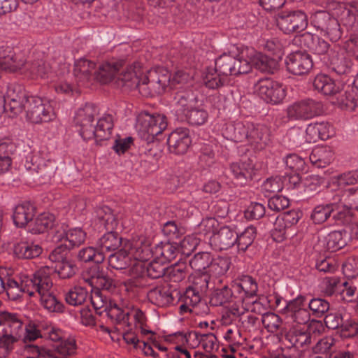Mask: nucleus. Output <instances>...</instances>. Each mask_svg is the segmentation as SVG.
Segmentation results:
<instances>
[{
  "mask_svg": "<svg viewBox=\"0 0 358 358\" xmlns=\"http://www.w3.org/2000/svg\"><path fill=\"white\" fill-rule=\"evenodd\" d=\"M335 344V340L332 337H325L317 341L314 347L315 353L327 354L333 351V347Z\"/></svg>",
  "mask_w": 358,
  "mask_h": 358,
  "instance_id": "774afa93",
  "label": "nucleus"
},
{
  "mask_svg": "<svg viewBox=\"0 0 358 358\" xmlns=\"http://www.w3.org/2000/svg\"><path fill=\"white\" fill-rule=\"evenodd\" d=\"M234 289L238 292H243L244 295L242 296L243 303H245L247 299H251L257 296L258 286L257 282L249 275H244L238 282H236Z\"/></svg>",
  "mask_w": 358,
  "mask_h": 358,
  "instance_id": "bb28decb",
  "label": "nucleus"
},
{
  "mask_svg": "<svg viewBox=\"0 0 358 358\" xmlns=\"http://www.w3.org/2000/svg\"><path fill=\"white\" fill-rule=\"evenodd\" d=\"M27 71L32 79L46 78L50 71V67L43 60L34 61L28 64Z\"/></svg>",
  "mask_w": 358,
  "mask_h": 358,
  "instance_id": "c03bdc74",
  "label": "nucleus"
},
{
  "mask_svg": "<svg viewBox=\"0 0 358 358\" xmlns=\"http://www.w3.org/2000/svg\"><path fill=\"white\" fill-rule=\"evenodd\" d=\"M56 351L50 353L57 355L59 358H68V355H71L76 352L77 345L74 337L69 334L58 344H55Z\"/></svg>",
  "mask_w": 358,
  "mask_h": 358,
  "instance_id": "4c0bfd02",
  "label": "nucleus"
},
{
  "mask_svg": "<svg viewBox=\"0 0 358 358\" xmlns=\"http://www.w3.org/2000/svg\"><path fill=\"white\" fill-rule=\"evenodd\" d=\"M115 220L113 210L108 206L96 209L92 218V222L101 224H113Z\"/></svg>",
  "mask_w": 358,
  "mask_h": 358,
  "instance_id": "3c124183",
  "label": "nucleus"
},
{
  "mask_svg": "<svg viewBox=\"0 0 358 358\" xmlns=\"http://www.w3.org/2000/svg\"><path fill=\"white\" fill-rule=\"evenodd\" d=\"M265 213V208L263 205L255 203L251 204L250 206L245 211V217L248 220H257L262 217Z\"/></svg>",
  "mask_w": 358,
  "mask_h": 358,
  "instance_id": "338daca9",
  "label": "nucleus"
},
{
  "mask_svg": "<svg viewBox=\"0 0 358 358\" xmlns=\"http://www.w3.org/2000/svg\"><path fill=\"white\" fill-rule=\"evenodd\" d=\"M151 79L148 78L147 90H150L153 96L155 94H160L164 92L170 82V77L167 75H159L156 72L150 74Z\"/></svg>",
  "mask_w": 358,
  "mask_h": 358,
  "instance_id": "58836bf2",
  "label": "nucleus"
},
{
  "mask_svg": "<svg viewBox=\"0 0 358 358\" xmlns=\"http://www.w3.org/2000/svg\"><path fill=\"white\" fill-rule=\"evenodd\" d=\"M113 129V120L111 115H105L100 117L96 126L92 125V133L90 136L85 134L83 136L85 140L94 139L96 143L101 144V142L110 139Z\"/></svg>",
  "mask_w": 358,
  "mask_h": 358,
  "instance_id": "a211bd4d",
  "label": "nucleus"
},
{
  "mask_svg": "<svg viewBox=\"0 0 358 358\" xmlns=\"http://www.w3.org/2000/svg\"><path fill=\"white\" fill-rule=\"evenodd\" d=\"M138 123L142 132L155 137L162 134L167 127L166 119L160 114L142 112L138 117Z\"/></svg>",
  "mask_w": 358,
  "mask_h": 358,
  "instance_id": "4468645a",
  "label": "nucleus"
},
{
  "mask_svg": "<svg viewBox=\"0 0 358 358\" xmlns=\"http://www.w3.org/2000/svg\"><path fill=\"white\" fill-rule=\"evenodd\" d=\"M194 100L195 97L192 90L178 91L174 96L177 110L182 112L185 115L188 110L193 108L192 104Z\"/></svg>",
  "mask_w": 358,
  "mask_h": 358,
  "instance_id": "c9c22d12",
  "label": "nucleus"
},
{
  "mask_svg": "<svg viewBox=\"0 0 358 358\" xmlns=\"http://www.w3.org/2000/svg\"><path fill=\"white\" fill-rule=\"evenodd\" d=\"M188 122L192 125H201L203 124L207 118V112L201 108H193L185 115Z\"/></svg>",
  "mask_w": 358,
  "mask_h": 358,
  "instance_id": "13d9d810",
  "label": "nucleus"
},
{
  "mask_svg": "<svg viewBox=\"0 0 358 358\" xmlns=\"http://www.w3.org/2000/svg\"><path fill=\"white\" fill-rule=\"evenodd\" d=\"M152 252L156 259H159L162 262L166 263L173 260L177 257L179 248L174 244L165 243L157 245Z\"/></svg>",
  "mask_w": 358,
  "mask_h": 358,
  "instance_id": "e433bc0d",
  "label": "nucleus"
},
{
  "mask_svg": "<svg viewBox=\"0 0 358 358\" xmlns=\"http://www.w3.org/2000/svg\"><path fill=\"white\" fill-rule=\"evenodd\" d=\"M148 77L143 75L139 64H134L129 66L125 71L119 76L117 83L120 87H125L129 89H138V91L145 96L152 94L151 91L147 90Z\"/></svg>",
  "mask_w": 358,
  "mask_h": 358,
  "instance_id": "6e6552de",
  "label": "nucleus"
},
{
  "mask_svg": "<svg viewBox=\"0 0 358 358\" xmlns=\"http://www.w3.org/2000/svg\"><path fill=\"white\" fill-rule=\"evenodd\" d=\"M210 255L208 252H199L189 260V265L194 270L206 273Z\"/></svg>",
  "mask_w": 358,
  "mask_h": 358,
  "instance_id": "de8ad7c7",
  "label": "nucleus"
},
{
  "mask_svg": "<svg viewBox=\"0 0 358 358\" xmlns=\"http://www.w3.org/2000/svg\"><path fill=\"white\" fill-rule=\"evenodd\" d=\"M23 322L20 315L9 312L0 313V327L2 332L6 334H20L22 331Z\"/></svg>",
  "mask_w": 358,
  "mask_h": 358,
  "instance_id": "393cba45",
  "label": "nucleus"
},
{
  "mask_svg": "<svg viewBox=\"0 0 358 358\" xmlns=\"http://www.w3.org/2000/svg\"><path fill=\"white\" fill-rule=\"evenodd\" d=\"M215 66L217 70L224 76L248 73L251 70L250 62L244 58L243 52L237 57L223 54L217 59Z\"/></svg>",
  "mask_w": 358,
  "mask_h": 358,
  "instance_id": "1a4fd4ad",
  "label": "nucleus"
},
{
  "mask_svg": "<svg viewBox=\"0 0 358 358\" xmlns=\"http://www.w3.org/2000/svg\"><path fill=\"white\" fill-rule=\"evenodd\" d=\"M341 278L336 276H328L323 280V292L325 295L331 296L338 295L342 288Z\"/></svg>",
  "mask_w": 358,
  "mask_h": 358,
  "instance_id": "49530a36",
  "label": "nucleus"
},
{
  "mask_svg": "<svg viewBox=\"0 0 358 358\" xmlns=\"http://www.w3.org/2000/svg\"><path fill=\"white\" fill-rule=\"evenodd\" d=\"M246 310H248V308L245 307L243 304L241 306L238 304L231 305L223 316L224 323L231 322L243 315Z\"/></svg>",
  "mask_w": 358,
  "mask_h": 358,
  "instance_id": "e2e57ef3",
  "label": "nucleus"
},
{
  "mask_svg": "<svg viewBox=\"0 0 358 358\" xmlns=\"http://www.w3.org/2000/svg\"><path fill=\"white\" fill-rule=\"evenodd\" d=\"M282 314L287 323L294 326H308L311 323V313L308 310L306 297L299 296L287 303Z\"/></svg>",
  "mask_w": 358,
  "mask_h": 358,
  "instance_id": "0eeeda50",
  "label": "nucleus"
},
{
  "mask_svg": "<svg viewBox=\"0 0 358 358\" xmlns=\"http://www.w3.org/2000/svg\"><path fill=\"white\" fill-rule=\"evenodd\" d=\"M21 341L19 334H6L3 332V335L0 337V348L3 352L0 354V357L5 356L10 350H12L13 344Z\"/></svg>",
  "mask_w": 358,
  "mask_h": 358,
  "instance_id": "bf43d9fd",
  "label": "nucleus"
},
{
  "mask_svg": "<svg viewBox=\"0 0 358 358\" xmlns=\"http://www.w3.org/2000/svg\"><path fill=\"white\" fill-rule=\"evenodd\" d=\"M88 296L87 290L81 287L76 286L70 289L65 294L66 302L73 306L83 304Z\"/></svg>",
  "mask_w": 358,
  "mask_h": 358,
  "instance_id": "a19ab883",
  "label": "nucleus"
},
{
  "mask_svg": "<svg viewBox=\"0 0 358 358\" xmlns=\"http://www.w3.org/2000/svg\"><path fill=\"white\" fill-rule=\"evenodd\" d=\"M134 265L129 268V271L127 273L129 275H131L133 278L127 280L124 282V286L125 287L126 291L129 292H132L134 294H136L138 292V289L143 285V283L141 281V278L143 275H138L135 273V271H133Z\"/></svg>",
  "mask_w": 358,
  "mask_h": 358,
  "instance_id": "052dcab7",
  "label": "nucleus"
},
{
  "mask_svg": "<svg viewBox=\"0 0 358 358\" xmlns=\"http://www.w3.org/2000/svg\"><path fill=\"white\" fill-rule=\"evenodd\" d=\"M78 258L80 261L84 262H94L96 264V266L91 268L89 271H87L86 275L84 277V279L85 280L86 278L90 277V273L91 274L93 273L94 270L95 268L98 267V269H99V266L98 264L103 262V261L105 259L104 255H103L102 252H100L99 249H95L93 247H87L81 249L78 254ZM99 272L100 270H99Z\"/></svg>",
  "mask_w": 358,
  "mask_h": 358,
  "instance_id": "a878e982",
  "label": "nucleus"
},
{
  "mask_svg": "<svg viewBox=\"0 0 358 358\" xmlns=\"http://www.w3.org/2000/svg\"><path fill=\"white\" fill-rule=\"evenodd\" d=\"M52 270L43 266L32 275H21L20 285L14 280L8 281V297L13 301L20 300L26 294L38 299L41 305L49 313H59L64 311V304L52 292Z\"/></svg>",
  "mask_w": 358,
  "mask_h": 358,
  "instance_id": "f257e3e1",
  "label": "nucleus"
},
{
  "mask_svg": "<svg viewBox=\"0 0 358 358\" xmlns=\"http://www.w3.org/2000/svg\"><path fill=\"white\" fill-rule=\"evenodd\" d=\"M302 213L297 210H289L280 214L277 217L271 216L268 220L273 224H296L301 217Z\"/></svg>",
  "mask_w": 358,
  "mask_h": 358,
  "instance_id": "8fccbe9b",
  "label": "nucleus"
},
{
  "mask_svg": "<svg viewBox=\"0 0 358 358\" xmlns=\"http://www.w3.org/2000/svg\"><path fill=\"white\" fill-rule=\"evenodd\" d=\"M339 328L340 335L344 338L354 337L358 334V323L351 319L348 315L344 318Z\"/></svg>",
  "mask_w": 358,
  "mask_h": 358,
  "instance_id": "5fc2aeb1",
  "label": "nucleus"
},
{
  "mask_svg": "<svg viewBox=\"0 0 358 358\" xmlns=\"http://www.w3.org/2000/svg\"><path fill=\"white\" fill-rule=\"evenodd\" d=\"M137 242L138 241L131 244L129 252L125 249H122L110 255L108 257L109 266L116 270H124V273H127L134 263L132 250Z\"/></svg>",
  "mask_w": 358,
  "mask_h": 358,
  "instance_id": "aec40b11",
  "label": "nucleus"
},
{
  "mask_svg": "<svg viewBox=\"0 0 358 358\" xmlns=\"http://www.w3.org/2000/svg\"><path fill=\"white\" fill-rule=\"evenodd\" d=\"M134 263L133 271L138 275H148L151 278H159L165 275L166 266L161 259H156L150 248V241L145 238L138 240L132 250Z\"/></svg>",
  "mask_w": 358,
  "mask_h": 358,
  "instance_id": "7ed1b4c3",
  "label": "nucleus"
},
{
  "mask_svg": "<svg viewBox=\"0 0 358 358\" xmlns=\"http://www.w3.org/2000/svg\"><path fill=\"white\" fill-rule=\"evenodd\" d=\"M8 96L10 98L8 103L9 111L13 116L17 115L23 110H25V100L28 97H26L23 92H20L14 96L9 94Z\"/></svg>",
  "mask_w": 358,
  "mask_h": 358,
  "instance_id": "864d4df0",
  "label": "nucleus"
},
{
  "mask_svg": "<svg viewBox=\"0 0 358 358\" xmlns=\"http://www.w3.org/2000/svg\"><path fill=\"white\" fill-rule=\"evenodd\" d=\"M342 196L344 200V208H355L358 210V189H345L343 191Z\"/></svg>",
  "mask_w": 358,
  "mask_h": 358,
  "instance_id": "0e129e2a",
  "label": "nucleus"
},
{
  "mask_svg": "<svg viewBox=\"0 0 358 358\" xmlns=\"http://www.w3.org/2000/svg\"><path fill=\"white\" fill-rule=\"evenodd\" d=\"M231 173L237 182L243 184L247 180H252L255 166L252 159L244 157L230 166Z\"/></svg>",
  "mask_w": 358,
  "mask_h": 358,
  "instance_id": "412c9836",
  "label": "nucleus"
},
{
  "mask_svg": "<svg viewBox=\"0 0 358 358\" xmlns=\"http://www.w3.org/2000/svg\"><path fill=\"white\" fill-rule=\"evenodd\" d=\"M277 22L280 29L286 34L301 32L306 28L308 24L306 15L299 10L280 15Z\"/></svg>",
  "mask_w": 358,
  "mask_h": 358,
  "instance_id": "2eb2a0df",
  "label": "nucleus"
},
{
  "mask_svg": "<svg viewBox=\"0 0 358 358\" xmlns=\"http://www.w3.org/2000/svg\"><path fill=\"white\" fill-rule=\"evenodd\" d=\"M322 113V104L313 99H304L290 105L287 109L290 120H308Z\"/></svg>",
  "mask_w": 358,
  "mask_h": 358,
  "instance_id": "f8f14e48",
  "label": "nucleus"
},
{
  "mask_svg": "<svg viewBox=\"0 0 358 358\" xmlns=\"http://www.w3.org/2000/svg\"><path fill=\"white\" fill-rule=\"evenodd\" d=\"M232 296V292L227 286L222 289H217L210 296V303L213 306H222L228 302Z\"/></svg>",
  "mask_w": 358,
  "mask_h": 358,
  "instance_id": "6e6d98bb",
  "label": "nucleus"
},
{
  "mask_svg": "<svg viewBox=\"0 0 358 358\" xmlns=\"http://www.w3.org/2000/svg\"><path fill=\"white\" fill-rule=\"evenodd\" d=\"M285 64L287 71L296 76L307 74L313 66L310 55L301 51L289 54Z\"/></svg>",
  "mask_w": 358,
  "mask_h": 358,
  "instance_id": "dca6fc26",
  "label": "nucleus"
},
{
  "mask_svg": "<svg viewBox=\"0 0 358 358\" xmlns=\"http://www.w3.org/2000/svg\"><path fill=\"white\" fill-rule=\"evenodd\" d=\"M167 144L171 152L176 155L185 154L191 144L189 130L185 128L176 129L169 134Z\"/></svg>",
  "mask_w": 358,
  "mask_h": 358,
  "instance_id": "6ab92c4d",
  "label": "nucleus"
},
{
  "mask_svg": "<svg viewBox=\"0 0 358 358\" xmlns=\"http://www.w3.org/2000/svg\"><path fill=\"white\" fill-rule=\"evenodd\" d=\"M23 66V62L17 61L13 55H8L0 59V71H16Z\"/></svg>",
  "mask_w": 358,
  "mask_h": 358,
  "instance_id": "680f3d73",
  "label": "nucleus"
},
{
  "mask_svg": "<svg viewBox=\"0 0 358 358\" xmlns=\"http://www.w3.org/2000/svg\"><path fill=\"white\" fill-rule=\"evenodd\" d=\"M89 274L90 277L86 278L85 281L92 287L90 300L96 313L101 315L105 312L115 320H127L128 313L123 312L115 302L108 301L103 293L104 291H110L115 287L113 280L99 272L98 267L95 268L92 274Z\"/></svg>",
  "mask_w": 358,
  "mask_h": 358,
  "instance_id": "f03ea898",
  "label": "nucleus"
},
{
  "mask_svg": "<svg viewBox=\"0 0 358 358\" xmlns=\"http://www.w3.org/2000/svg\"><path fill=\"white\" fill-rule=\"evenodd\" d=\"M262 323L268 331H275L280 327L281 320L276 314L268 313L263 315Z\"/></svg>",
  "mask_w": 358,
  "mask_h": 358,
  "instance_id": "69168bd1",
  "label": "nucleus"
},
{
  "mask_svg": "<svg viewBox=\"0 0 358 358\" xmlns=\"http://www.w3.org/2000/svg\"><path fill=\"white\" fill-rule=\"evenodd\" d=\"M120 66L121 64L115 62L100 64L98 69H95L94 79L102 84H107L112 80Z\"/></svg>",
  "mask_w": 358,
  "mask_h": 358,
  "instance_id": "c85d7f7f",
  "label": "nucleus"
},
{
  "mask_svg": "<svg viewBox=\"0 0 358 358\" xmlns=\"http://www.w3.org/2000/svg\"><path fill=\"white\" fill-rule=\"evenodd\" d=\"M313 85L315 90L327 96H332L338 91V86L336 85L334 80L323 74L317 75L315 78Z\"/></svg>",
  "mask_w": 358,
  "mask_h": 358,
  "instance_id": "7c9ffc66",
  "label": "nucleus"
},
{
  "mask_svg": "<svg viewBox=\"0 0 358 358\" xmlns=\"http://www.w3.org/2000/svg\"><path fill=\"white\" fill-rule=\"evenodd\" d=\"M332 102L343 109L354 110L358 106V98H356L354 90L348 87L347 90H340L333 96Z\"/></svg>",
  "mask_w": 358,
  "mask_h": 358,
  "instance_id": "b1692460",
  "label": "nucleus"
},
{
  "mask_svg": "<svg viewBox=\"0 0 358 358\" xmlns=\"http://www.w3.org/2000/svg\"><path fill=\"white\" fill-rule=\"evenodd\" d=\"M122 311L127 314V318L125 320H115L117 323L127 324L129 325L130 324V318L133 317L135 321V325L137 329H139L141 333L143 335H149L151 334V331L146 329L144 327L145 322V316L144 313L138 308H132L130 309L129 308H126L125 309H122Z\"/></svg>",
  "mask_w": 358,
  "mask_h": 358,
  "instance_id": "2f4dec72",
  "label": "nucleus"
},
{
  "mask_svg": "<svg viewBox=\"0 0 358 358\" xmlns=\"http://www.w3.org/2000/svg\"><path fill=\"white\" fill-rule=\"evenodd\" d=\"M86 234L79 227L71 229L68 231L64 229L62 232H57L54 236V241H68L70 245L75 246L83 243Z\"/></svg>",
  "mask_w": 358,
  "mask_h": 358,
  "instance_id": "c756f323",
  "label": "nucleus"
},
{
  "mask_svg": "<svg viewBox=\"0 0 358 358\" xmlns=\"http://www.w3.org/2000/svg\"><path fill=\"white\" fill-rule=\"evenodd\" d=\"M46 325L47 327L45 330H44L43 338H49L53 341L55 344H58L67 334V333L57 327L49 321L46 320Z\"/></svg>",
  "mask_w": 358,
  "mask_h": 358,
  "instance_id": "4d7b16f0",
  "label": "nucleus"
},
{
  "mask_svg": "<svg viewBox=\"0 0 358 358\" xmlns=\"http://www.w3.org/2000/svg\"><path fill=\"white\" fill-rule=\"evenodd\" d=\"M98 114L97 107L92 103H87L83 107L79 108L75 121L76 125L80 127L79 132L82 137L85 134L89 136L92 135V133H91L92 121Z\"/></svg>",
  "mask_w": 358,
  "mask_h": 358,
  "instance_id": "f3484780",
  "label": "nucleus"
},
{
  "mask_svg": "<svg viewBox=\"0 0 358 358\" xmlns=\"http://www.w3.org/2000/svg\"><path fill=\"white\" fill-rule=\"evenodd\" d=\"M175 336L182 343H187L192 348L200 344L207 352L218 349L217 339L213 334H201L195 331L188 334L177 332Z\"/></svg>",
  "mask_w": 358,
  "mask_h": 358,
  "instance_id": "ddd939ff",
  "label": "nucleus"
},
{
  "mask_svg": "<svg viewBox=\"0 0 358 358\" xmlns=\"http://www.w3.org/2000/svg\"><path fill=\"white\" fill-rule=\"evenodd\" d=\"M121 243V238L114 232H108L103 235L98 241V247L100 252L104 255L105 252L115 250Z\"/></svg>",
  "mask_w": 358,
  "mask_h": 358,
  "instance_id": "ea45409f",
  "label": "nucleus"
},
{
  "mask_svg": "<svg viewBox=\"0 0 358 358\" xmlns=\"http://www.w3.org/2000/svg\"><path fill=\"white\" fill-rule=\"evenodd\" d=\"M308 308L311 315L315 317H323L329 310V303L322 298H313L308 301L306 299Z\"/></svg>",
  "mask_w": 358,
  "mask_h": 358,
  "instance_id": "37998d69",
  "label": "nucleus"
},
{
  "mask_svg": "<svg viewBox=\"0 0 358 358\" xmlns=\"http://www.w3.org/2000/svg\"><path fill=\"white\" fill-rule=\"evenodd\" d=\"M333 211L332 205H318L314 208L310 218L314 224H322L328 220Z\"/></svg>",
  "mask_w": 358,
  "mask_h": 358,
  "instance_id": "09e8293b",
  "label": "nucleus"
},
{
  "mask_svg": "<svg viewBox=\"0 0 358 358\" xmlns=\"http://www.w3.org/2000/svg\"><path fill=\"white\" fill-rule=\"evenodd\" d=\"M230 262L226 257H217L210 259L206 274L210 276L218 277L226 273L229 268Z\"/></svg>",
  "mask_w": 358,
  "mask_h": 358,
  "instance_id": "79ce46f5",
  "label": "nucleus"
},
{
  "mask_svg": "<svg viewBox=\"0 0 358 358\" xmlns=\"http://www.w3.org/2000/svg\"><path fill=\"white\" fill-rule=\"evenodd\" d=\"M322 324L312 320L308 326H294L285 335L286 340L294 348L308 349L315 342L321 332Z\"/></svg>",
  "mask_w": 358,
  "mask_h": 358,
  "instance_id": "39448f33",
  "label": "nucleus"
},
{
  "mask_svg": "<svg viewBox=\"0 0 358 358\" xmlns=\"http://www.w3.org/2000/svg\"><path fill=\"white\" fill-rule=\"evenodd\" d=\"M255 92L266 103L278 104L285 97V91L278 83L270 79L259 80L255 85Z\"/></svg>",
  "mask_w": 358,
  "mask_h": 358,
  "instance_id": "9b49d317",
  "label": "nucleus"
},
{
  "mask_svg": "<svg viewBox=\"0 0 358 358\" xmlns=\"http://www.w3.org/2000/svg\"><path fill=\"white\" fill-rule=\"evenodd\" d=\"M248 141L258 150H263L268 141V129L263 124H251L248 127Z\"/></svg>",
  "mask_w": 358,
  "mask_h": 358,
  "instance_id": "5701e85b",
  "label": "nucleus"
},
{
  "mask_svg": "<svg viewBox=\"0 0 358 358\" xmlns=\"http://www.w3.org/2000/svg\"><path fill=\"white\" fill-rule=\"evenodd\" d=\"M224 76H222L216 68H208L203 78L206 86L210 89H217L224 85Z\"/></svg>",
  "mask_w": 358,
  "mask_h": 358,
  "instance_id": "a18cd8bd",
  "label": "nucleus"
},
{
  "mask_svg": "<svg viewBox=\"0 0 358 358\" xmlns=\"http://www.w3.org/2000/svg\"><path fill=\"white\" fill-rule=\"evenodd\" d=\"M248 62H250L251 67L254 66L257 70L268 73H273L278 66L275 59L260 52L255 53Z\"/></svg>",
  "mask_w": 358,
  "mask_h": 358,
  "instance_id": "cd10ccee",
  "label": "nucleus"
},
{
  "mask_svg": "<svg viewBox=\"0 0 358 358\" xmlns=\"http://www.w3.org/2000/svg\"><path fill=\"white\" fill-rule=\"evenodd\" d=\"M312 24L332 42L338 41L342 36L338 21L328 11L315 12L312 16Z\"/></svg>",
  "mask_w": 358,
  "mask_h": 358,
  "instance_id": "9d476101",
  "label": "nucleus"
},
{
  "mask_svg": "<svg viewBox=\"0 0 358 358\" xmlns=\"http://www.w3.org/2000/svg\"><path fill=\"white\" fill-rule=\"evenodd\" d=\"M306 40H311L310 50L327 67L338 75L348 73L350 71L351 62L343 53H339V47L331 45L324 39L313 37L310 34L304 36Z\"/></svg>",
  "mask_w": 358,
  "mask_h": 358,
  "instance_id": "20e7f679",
  "label": "nucleus"
},
{
  "mask_svg": "<svg viewBox=\"0 0 358 358\" xmlns=\"http://www.w3.org/2000/svg\"><path fill=\"white\" fill-rule=\"evenodd\" d=\"M148 299L158 306H164L173 301L169 289L166 287H157L151 289L147 294Z\"/></svg>",
  "mask_w": 358,
  "mask_h": 358,
  "instance_id": "f704fd0d",
  "label": "nucleus"
},
{
  "mask_svg": "<svg viewBox=\"0 0 358 358\" xmlns=\"http://www.w3.org/2000/svg\"><path fill=\"white\" fill-rule=\"evenodd\" d=\"M36 214V208L30 203L17 206L14 210V224H28L32 221Z\"/></svg>",
  "mask_w": 358,
  "mask_h": 358,
  "instance_id": "72a5a7b5",
  "label": "nucleus"
},
{
  "mask_svg": "<svg viewBox=\"0 0 358 358\" xmlns=\"http://www.w3.org/2000/svg\"><path fill=\"white\" fill-rule=\"evenodd\" d=\"M334 158L332 150L327 147H318L313 150L310 155V162L317 167H325Z\"/></svg>",
  "mask_w": 358,
  "mask_h": 358,
  "instance_id": "473e14b6",
  "label": "nucleus"
},
{
  "mask_svg": "<svg viewBox=\"0 0 358 358\" xmlns=\"http://www.w3.org/2000/svg\"><path fill=\"white\" fill-rule=\"evenodd\" d=\"M95 69L94 62L82 58L75 62L73 73L78 83L85 85L94 78Z\"/></svg>",
  "mask_w": 358,
  "mask_h": 358,
  "instance_id": "4be33fe9",
  "label": "nucleus"
},
{
  "mask_svg": "<svg viewBox=\"0 0 358 358\" xmlns=\"http://www.w3.org/2000/svg\"><path fill=\"white\" fill-rule=\"evenodd\" d=\"M25 111L27 119L34 124L51 121L56 116L50 103L37 96L26 99Z\"/></svg>",
  "mask_w": 358,
  "mask_h": 358,
  "instance_id": "423d86ee",
  "label": "nucleus"
},
{
  "mask_svg": "<svg viewBox=\"0 0 358 358\" xmlns=\"http://www.w3.org/2000/svg\"><path fill=\"white\" fill-rule=\"evenodd\" d=\"M48 266L52 270V272L54 271H56L59 276L63 279L71 278L77 271L76 265L69 260L59 262V264L55 266L54 268H50L49 266Z\"/></svg>",
  "mask_w": 358,
  "mask_h": 358,
  "instance_id": "603ef678",
  "label": "nucleus"
}]
</instances>
